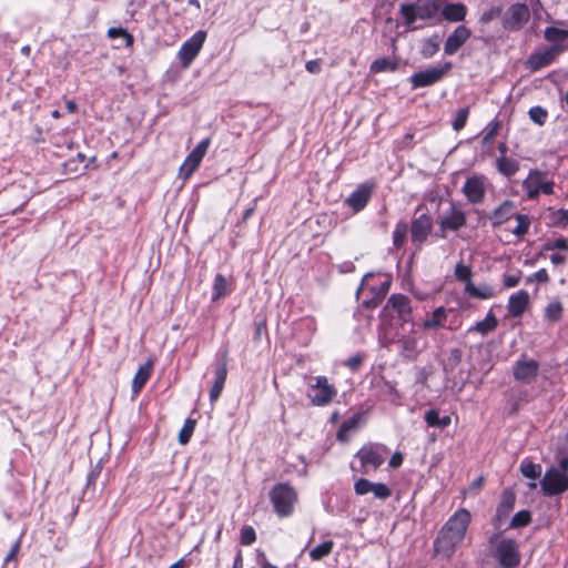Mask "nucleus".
Here are the masks:
<instances>
[{"label":"nucleus","instance_id":"44","mask_svg":"<svg viewBox=\"0 0 568 568\" xmlns=\"http://www.w3.org/2000/svg\"><path fill=\"white\" fill-rule=\"evenodd\" d=\"M515 219L517 221V225L513 230V233L517 237H523L528 233L530 226V217L527 214H515Z\"/></svg>","mask_w":568,"mask_h":568},{"label":"nucleus","instance_id":"52","mask_svg":"<svg viewBox=\"0 0 568 568\" xmlns=\"http://www.w3.org/2000/svg\"><path fill=\"white\" fill-rule=\"evenodd\" d=\"M503 9L501 7H491L488 10L484 11L479 18V22L481 24H487L490 21L499 18L501 16Z\"/></svg>","mask_w":568,"mask_h":568},{"label":"nucleus","instance_id":"42","mask_svg":"<svg viewBox=\"0 0 568 568\" xmlns=\"http://www.w3.org/2000/svg\"><path fill=\"white\" fill-rule=\"evenodd\" d=\"M108 37L110 39L122 38L125 41V47L130 48L134 43V37L122 27H112L108 30Z\"/></svg>","mask_w":568,"mask_h":568},{"label":"nucleus","instance_id":"40","mask_svg":"<svg viewBox=\"0 0 568 568\" xmlns=\"http://www.w3.org/2000/svg\"><path fill=\"white\" fill-rule=\"evenodd\" d=\"M202 161L200 159L193 158L192 155L187 154L184 162L180 166V176L183 179H189L200 166Z\"/></svg>","mask_w":568,"mask_h":568},{"label":"nucleus","instance_id":"58","mask_svg":"<svg viewBox=\"0 0 568 568\" xmlns=\"http://www.w3.org/2000/svg\"><path fill=\"white\" fill-rule=\"evenodd\" d=\"M499 126H500V123L498 121H496V120L490 121L488 123V125L486 126L484 142H489L490 140H493L497 135Z\"/></svg>","mask_w":568,"mask_h":568},{"label":"nucleus","instance_id":"62","mask_svg":"<svg viewBox=\"0 0 568 568\" xmlns=\"http://www.w3.org/2000/svg\"><path fill=\"white\" fill-rule=\"evenodd\" d=\"M363 364V356L361 354L353 355L348 357L345 362V365L352 371H357Z\"/></svg>","mask_w":568,"mask_h":568},{"label":"nucleus","instance_id":"24","mask_svg":"<svg viewBox=\"0 0 568 568\" xmlns=\"http://www.w3.org/2000/svg\"><path fill=\"white\" fill-rule=\"evenodd\" d=\"M544 39L550 43V47L562 48V53L568 52V30L557 27H547L544 30Z\"/></svg>","mask_w":568,"mask_h":568},{"label":"nucleus","instance_id":"2","mask_svg":"<svg viewBox=\"0 0 568 568\" xmlns=\"http://www.w3.org/2000/svg\"><path fill=\"white\" fill-rule=\"evenodd\" d=\"M439 11V0H417L413 3H402L399 8V13L407 27H412L417 19L438 22L440 21Z\"/></svg>","mask_w":568,"mask_h":568},{"label":"nucleus","instance_id":"56","mask_svg":"<svg viewBox=\"0 0 568 568\" xmlns=\"http://www.w3.org/2000/svg\"><path fill=\"white\" fill-rule=\"evenodd\" d=\"M548 281H549V275L545 268L538 270L537 272H535L534 274L529 275L526 278L527 284H530L532 282L547 283Z\"/></svg>","mask_w":568,"mask_h":568},{"label":"nucleus","instance_id":"19","mask_svg":"<svg viewBox=\"0 0 568 568\" xmlns=\"http://www.w3.org/2000/svg\"><path fill=\"white\" fill-rule=\"evenodd\" d=\"M227 377V353L225 352L222 355L220 363L216 365L214 369V382L210 390V402L215 403L224 388L225 382Z\"/></svg>","mask_w":568,"mask_h":568},{"label":"nucleus","instance_id":"5","mask_svg":"<svg viewBox=\"0 0 568 568\" xmlns=\"http://www.w3.org/2000/svg\"><path fill=\"white\" fill-rule=\"evenodd\" d=\"M315 383L310 384L306 397L314 406H326L337 395V389L333 384L328 383L326 376L320 375L314 378Z\"/></svg>","mask_w":568,"mask_h":568},{"label":"nucleus","instance_id":"9","mask_svg":"<svg viewBox=\"0 0 568 568\" xmlns=\"http://www.w3.org/2000/svg\"><path fill=\"white\" fill-rule=\"evenodd\" d=\"M408 230L410 232L412 243L417 250H420L422 245L427 241L433 231V217L428 213H422L418 216H414Z\"/></svg>","mask_w":568,"mask_h":568},{"label":"nucleus","instance_id":"26","mask_svg":"<svg viewBox=\"0 0 568 568\" xmlns=\"http://www.w3.org/2000/svg\"><path fill=\"white\" fill-rule=\"evenodd\" d=\"M397 344L400 347V355L407 361H415L419 354L417 338L409 335H403Z\"/></svg>","mask_w":568,"mask_h":568},{"label":"nucleus","instance_id":"25","mask_svg":"<svg viewBox=\"0 0 568 568\" xmlns=\"http://www.w3.org/2000/svg\"><path fill=\"white\" fill-rule=\"evenodd\" d=\"M440 12V17L449 22L464 21L467 14V7L462 2L448 3Z\"/></svg>","mask_w":568,"mask_h":568},{"label":"nucleus","instance_id":"35","mask_svg":"<svg viewBox=\"0 0 568 568\" xmlns=\"http://www.w3.org/2000/svg\"><path fill=\"white\" fill-rule=\"evenodd\" d=\"M446 317H447V310L444 306H439L434 310L432 317L426 318L423 322L422 326L425 331L436 329L444 325Z\"/></svg>","mask_w":568,"mask_h":568},{"label":"nucleus","instance_id":"63","mask_svg":"<svg viewBox=\"0 0 568 568\" xmlns=\"http://www.w3.org/2000/svg\"><path fill=\"white\" fill-rule=\"evenodd\" d=\"M102 470V466L100 463H98L88 474L87 478V488L90 486H93L95 484L97 478L99 477L100 473Z\"/></svg>","mask_w":568,"mask_h":568},{"label":"nucleus","instance_id":"17","mask_svg":"<svg viewBox=\"0 0 568 568\" xmlns=\"http://www.w3.org/2000/svg\"><path fill=\"white\" fill-rule=\"evenodd\" d=\"M539 372V363L536 359L520 358L513 366L515 381L530 384L535 381Z\"/></svg>","mask_w":568,"mask_h":568},{"label":"nucleus","instance_id":"22","mask_svg":"<svg viewBox=\"0 0 568 568\" xmlns=\"http://www.w3.org/2000/svg\"><path fill=\"white\" fill-rule=\"evenodd\" d=\"M390 306L397 312L403 322H409L412 315L410 300L403 294H393L387 300L386 307Z\"/></svg>","mask_w":568,"mask_h":568},{"label":"nucleus","instance_id":"21","mask_svg":"<svg viewBox=\"0 0 568 568\" xmlns=\"http://www.w3.org/2000/svg\"><path fill=\"white\" fill-rule=\"evenodd\" d=\"M529 304V294L525 290L509 296L507 311L511 317H520Z\"/></svg>","mask_w":568,"mask_h":568},{"label":"nucleus","instance_id":"39","mask_svg":"<svg viewBox=\"0 0 568 568\" xmlns=\"http://www.w3.org/2000/svg\"><path fill=\"white\" fill-rule=\"evenodd\" d=\"M408 232V224L404 221H399L393 231V245L396 248H402L406 241Z\"/></svg>","mask_w":568,"mask_h":568},{"label":"nucleus","instance_id":"11","mask_svg":"<svg viewBox=\"0 0 568 568\" xmlns=\"http://www.w3.org/2000/svg\"><path fill=\"white\" fill-rule=\"evenodd\" d=\"M376 187L377 183L374 180L365 181L364 183L357 185V187L345 200V203L355 213H358L366 207Z\"/></svg>","mask_w":568,"mask_h":568},{"label":"nucleus","instance_id":"1","mask_svg":"<svg viewBox=\"0 0 568 568\" xmlns=\"http://www.w3.org/2000/svg\"><path fill=\"white\" fill-rule=\"evenodd\" d=\"M470 520V513L465 508L452 515L434 540L435 552L443 558H450L465 539Z\"/></svg>","mask_w":568,"mask_h":568},{"label":"nucleus","instance_id":"32","mask_svg":"<svg viewBox=\"0 0 568 568\" xmlns=\"http://www.w3.org/2000/svg\"><path fill=\"white\" fill-rule=\"evenodd\" d=\"M496 169L500 174L510 178L519 171V162L513 158L499 156L496 159Z\"/></svg>","mask_w":568,"mask_h":568},{"label":"nucleus","instance_id":"3","mask_svg":"<svg viewBox=\"0 0 568 568\" xmlns=\"http://www.w3.org/2000/svg\"><path fill=\"white\" fill-rule=\"evenodd\" d=\"M268 497L274 513L280 518H286L293 515L298 497L297 491L290 483L275 484L271 488Z\"/></svg>","mask_w":568,"mask_h":568},{"label":"nucleus","instance_id":"57","mask_svg":"<svg viewBox=\"0 0 568 568\" xmlns=\"http://www.w3.org/2000/svg\"><path fill=\"white\" fill-rule=\"evenodd\" d=\"M372 292H373V296L371 298L362 302V306L366 310H375L376 307L379 306V304L383 301V298L381 297V294H377L375 292V288H372Z\"/></svg>","mask_w":568,"mask_h":568},{"label":"nucleus","instance_id":"33","mask_svg":"<svg viewBox=\"0 0 568 568\" xmlns=\"http://www.w3.org/2000/svg\"><path fill=\"white\" fill-rule=\"evenodd\" d=\"M231 293L230 283L222 274H216L212 286V302H216Z\"/></svg>","mask_w":568,"mask_h":568},{"label":"nucleus","instance_id":"16","mask_svg":"<svg viewBox=\"0 0 568 568\" xmlns=\"http://www.w3.org/2000/svg\"><path fill=\"white\" fill-rule=\"evenodd\" d=\"M516 504V495L511 489H505L501 493L500 501L497 505L493 525L496 530H499L503 524L507 520L510 513L514 510Z\"/></svg>","mask_w":568,"mask_h":568},{"label":"nucleus","instance_id":"30","mask_svg":"<svg viewBox=\"0 0 568 568\" xmlns=\"http://www.w3.org/2000/svg\"><path fill=\"white\" fill-rule=\"evenodd\" d=\"M424 420L429 427H435L438 429H445L452 423V418L449 415L440 416L439 410L435 408L425 412Z\"/></svg>","mask_w":568,"mask_h":568},{"label":"nucleus","instance_id":"47","mask_svg":"<svg viewBox=\"0 0 568 568\" xmlns=\"http://www.w3.org/2000/svg\"><path fill=\"white\" fill-rule=\"evenodd\" d=\"M455 277L459 281V282H463L465 283V286L468 285V283H473L471 282V275H473V272H471V268L470 266L464 264V263H458L456 266H455Z\"/></svg>","mask_w":568,"mask_h":568},{"label":"nucleus","instance_id":"6","mask_svg":"<svg viewBox=\"0 0 568 568\" xmlns=\"http://www.w3.org/2000/svg\"><path fill=\"white\" fill-rule=\"evenodd\" d=\"M493 557L504 568H516L519 566L521 556L518 545L514 539L501 538L491 550Z\"/></svg>","mask_w":568,"mask_h":568},{"label":"nucleus","instance_id":"12","mask_svg":"<svg viewBox=\"0 0 568 568\" xmlns=\"http://www.w3.org/2000/svg\"><path fill=\"white\" fill-rule=\"evenodd\" d=\"M562 53V48L544 47L535 50L527 59V67L531 71H538L554 63Z\"/></svg>","mask_w":568,"mask_h":568},{"label":"nucleus","instance_id":"60","mask_svg":"<svg viewBox=\"0 0 568 568\" xmlns=\"http://www.w3.org/2000/svg\"><path fill=\"white\" fill-rule=\"evenodd\" d=\"M256 564L260 568H278L268 561L266 554L261 549H256Z\"/></svg>","mask_w":568,"mask_h":568},{"label":"nucleus","instance_id":"55","mask_svg":"<svg viewBox=\"0 0 568 568\" xmlns=\"http://www.w3.org/2000/svg\"><path fill=\"white\" fill-rule=\"evenodd\" d=\"M372 487H373V483L366 478H359L354 484V490L359 496L372 493Z\"/></svg>","mask_w":568,"mask_h":568},{"label":"nucleus","instance_id":"41","mask_svg":"<svg viewBox=\"0 0 568 568\" xmlns=\"http://www.w3.org/2000/svg\"><path fill=\"white\" fill-rule=\"evenodd\" d=\"M531 513L529 510H520L516 513L510 519L508 528H523L531 523Z\"/></svg>","mask_w":568,"mask_h":568},{"label":"nucleus","instance_id":"53","mask_svg":"<svg viewBox=\"0 0 568 568\" xmlns=\"http://www.w3.org/2000/svg\"><path fill=\"white\" fill-rule=\"evenodd\" d=\"M568 250V240L558 237L542 244V251Z\"/></svg>","mask_w":568,"mask_h":568},{"label":"nucleus","instance_id":"36","mask_svg":"<svg viewBox=\"0 0 568 568\" xmlns=\"http://www.w3.org/2000/svg\"><path fill=\"white\" fill-rule=\"evenodd\" d=\"M439 36L434 34L427 39H424L420 44L419 53L423 58H433L439 50Z\"/></svg>","mask_w":568,"mask_h":568},{"label":"nucleus","instance_id":"37","mask_svg":"<svg viewBox=\"0 0 568 568\" xmlns=\"http://www.w3.org/2000/svg\"><path fill=\"white\" fill-rule=\"evenodd\" d=\"M463 352L460 348L449 349L448 356L443 362V369L446 374H452L456 367L462 363Z\"/></svg>","mask_w":568,"mask_h":568},{"label":"nucleus","instance_id":"34","mask_svg":"<svg viewBox=\"0 0 568 568\" xmlns=\"http://www.w3.org/2000/svg\"><path fill=\"white\" fill-rule=\"evenodd\" d=\"M465 293L473 298L488 300L495 296L494 288L488 284L475 286L474 283H468L465 286Z\"/></svg>","mask_w":568,"mask_h":568},{"label":"nucleus","instance_id":"10","mask_svg":"<svg viewBox=\"0 0 568 568\" xmlns=\"http://www.w3.org/2000/svg\"><path fill=\"white\" fill-rule=\"evenodd\" d=\"M206 39V31L199 30L180 48L179 59L183 68H189L197 57Z\"/></svg>","mask_w":568,"mask_h":568},{"label":"nucleus","instance_id":"59","mask_svg":"<svg viewBox=\"0 0 568 568\" xmlns=\"http://www.w3.org/2000/svg\"><path fill=\"white\" fill-rule=\"evenodd\" d=\"M554 224L557 226L568 225V210L560 209L554 214Z\"/></svg>","mask_w":568,"mask_h":568},{"label":"nucleus","instance_id":"48","mask_svg":"<svg viewBox=\"0 0 568 568\" xmlns=\"http://www.w3.org/2000/svg\"><path fill=\"white\" fill-rule=\"evenodd\" d=\"M528 114L530 120L538 125L545 124L548 116L547 110L539 105L530 108Z\"/></svg>","mask_w":568,"mask_h":568},{"label":"nucleus","instance_id":"23","mask_svg":"<svg viewBox=\"0 0 568 568\" xmlns=\"http://www.w3.org/2000/svg\"><path fill=\"white\" fill-rule=\"evenodd\" d=\"M515 209L516 205L513 201L505 200L489 216L491 225L496 227L509 221L516 214Z\"/></svg>","mask_w":568,"mask_h":568},{"label":"nucleus","instance_id":"27","mask_svg":"<svg viewBox=\"0 0 568 568\" xmlns=\"http://www.w3.org/2000/svg\"><path fill=\"white\" fill-rule=\"evenodd\" d=\"M153 369V362L149 359L141 365L132 379V393L138 395L149 381Z\"/></svg>","mask_w":568,"mask_h":568},{"label":"nucleus","instance_id":"51","mask_svg":"<svg viewBox=\"0 0 568 568\" xmlns=\"http://www.w3.org/2000/svg\"><path fill=\"white\" fill-rule=\"evenodd\" d=\"M372 493L378 499H387L392 496L390 488L384 483H373Z\"/></svg>","mask_w":568,"mask_h":568},{"label":"nucleus","instance_id":"54","mask_svg":"<svg viewBox=\"0 0 568 568\" xmlns=\"http://www.w3.org/2000/svg\"><path fill=\"white\" fill-rule=\"evenodd\" d=\"M211 144V139L205 138L201 142L197 143V145L191 151L190 155L193 158L200 159V161L203 160L204 155L207 152V149Z\"/></svg>","mask_w":568,"mask_h":568},{"label":"nucleus","instance_id":"4","mask_svg":"<svg viewBox=\"0 0 568 568\" xmlns=\"http://www.w3.org/2000/svg\"><path fill=\"white\" fill-rule=\"evenodd\" d=\"M389 449L383 444H368L364 445L355 455L361 462L359 471L364 475H368L371 470H376L383 465Z\"/></svg>","mask_w":568,"mask_h":568},{"label":"nucleus","instance_id":"50","mask_svg":"<svg viewBox=\"0 0 568 568\" xmlns=\"http://www.w3.org/2000/svg\"><path fill=\"white\" fill-rule=\"evenodd\" d=\"M256 540V532L252 526H243L240 532V542L250 546Z\"/></svg>","mask_w":568,"mask_h":568},{"label":"nucleus","instance_id":"8","mask_svg":"<svg viewBox=\"0 0 568 568\" xmlns=\"http://www.w3.org/2000/svg\"><path fill=\"white\" fill-rule=\"evenodd\" d=\"M541 490L546 496H555L565 493L568 489V475L567 473L558 470L556 467H550L544 475L540 481Z\"/></svg>","mask_w":568,"mask_h":568},{"label":"nucleus","instance_id":"38","mask_svg":"<svg viewBox=\"0 0 568 568\" xmlns=\"http://www.w3.org/2000/svg\"><path fill=\"white\" fill-rule=\"evenodd\" d=\"M334 548V541L333 540H325L311 549L310 557L312 560H321L324 557H327Z\"/></svg>","mask_w":568,"mask_h":568},{"label":"nucleus","instance_id":"13","mask_svg":"<svg viewBox=\"0 0 568 568\" xmlns=\"http://www.w3.org/2000/svg\"><path fill=\"white\" fill-rule=\"evenodd\" d=\"M529 8L525 3L511 4L503 18V27L508 31H518L529 20Z\"/></svg>","mask_w":568,"mask_h":568},{"label":"nucleus","instance_id":"43","mask_svg":"<svg viewBox=\"0 0 568 568\" xmlns=\"http://www.w3.org/2000/svg\"><path fill=\"white\" fill-rule=\"evenodd\" d=\"M520 471L526 478L537 479L541 474V466L532 462L524 460L520 465Z\"/></svg>","mask_w":568,"mask_h":568},{"label":"nucleus","instance_id":"28","mask_svg":"<svg viewBox=\"0 0 568 568\" xmlns=\"http://www.w3.org/2000/svg\"><path fill=\"white\" fill-rule=\"evenodd\" d=\"M399 67V58L398 57H384L374 60L369 65V72L372 74H377L382 72H395Z\"/></svg>","mask_w":568,"mask_h":568},{"label":"nucleus","instance_id":"18","mask_svg":"<svg viewBox=\"0 0 568 568\" xmlns=\"http://www.w3.org/2000/svg\"><path fill=\"white\" fill-rule=\"evenodd\" d=\"M464 195L467 201L471 204H479L484 201L486 189H485V176L483 175H473L467 178L465 181L463 189Z\"/></svg>","mask_w":568,"mask_h":568},{"label":"nucleus","instance_id":"20","mask_svg":"<svg viewBox=\"0 0 568 568\" xmlns=\"http://www.w3.org/2000/svg\"><path fill=\"white\" fill-rule=\"evenodd\" d=\"M471 31L464 24L455 28V30L447 37L444 44V52L447 55L455 54L470 38Z\"/></svg>","mask_w":568,"mask_h":568},{"label":"nucleus","instance_id":"49","mask_svg":"<svg viewBox=\"0 0 568 568\" xmlns=\"http://www.w3.org/2000/svg\"><path fill=\"white\" fill-rule=\"evenodd\" d=\"M468 115H469V108L466 106V108L459 109L455 115L453 123H452L453 129L455 131H460L462 129H464L466 125Z\"/></svg>","mask_w":568,"mask_h":568},{"label":"nucleus","instance_id":"15","mask_svg":"<svg viewBox=\"0 0 568 568\" xmlns=\"http://www.w3.org/2000/svg\"><path fill=\"white\" fill-rule=\"evenodd\" d=\"M466 223V214L462 210H458L455 203H452L446 214L438 220L440 229L438 236L445 237L446 231H458L464 227Z\"/></svg>","mask_w":568,"mask_h":568},{"label":"nucleus","instance_id":"64","mask_svg":"<svg viewBox=\"0 0 568 568\" xmlns=\"http://www.w3.org/2000/svg\"><path fill=\"white\" fill-rule=\"evenodd\" d=\"M520 282V272H518L517 274H507L504 276V280H503V283H504V286L505 287H515L519 284Z\"/></svg>","mask_w":568,"mask_h":568},{"label":"nucleus","instance_id":"45","mask_svg":"<svg viewBox=\"0 0 568 568\" xmlns=\"http://www.w3.org/2000/svg\"><path fill=\"white\" fill-rule=\"evenodd\" d=\"M562 304L560 302H551L545 310V317L549 322H558L562 316Z\"/></svg>","mask_w":568,"mask_h":568},{"label":"nucleus","instance_id":"31","mask_svg":"<svg viewBox=\"0 0 568 568\" xmlns=\"http://www.w3.org/2000/svg\"><path fill=\"white\" fill-rule=\"evenodd\" d=\"M361 419L362 413H355L346 420H344L336 433V438L339 442L348 440V433L357 428Z\"/></svg>","mask_w":568,"mask_h":568},{"label":"nucleus","instance_id":"7","mask_svg":"<svg viewBox=\"0 0 568 568\" xmlns=\"http://www.w3.org/2000/svg\"><path fill=\"white\" fill-rule=\"evenodd\" d=\"M453 68L450 61L445 62L442 65L430 67L425 70L414 73L409 78V82L413 89L430 87L439 82Z\"/></svg>","mask_w":568,"mask_h":568},{"label":"nucleus","instance_id":"29","mask_svg":"<svg viewBox=\"0 0 568 568\" xmlns=\"http://www.w3.org/2000/svg\"><path fill=\"white\" fill-rule=\"evenodd\" d=\"M498 326V320L490 310L484 320L478 321L475 323V325L470 326L468 328V333H479L483 336H486L487 334L494 332Z\"/></svg>","mask_w":568,"mask_h":568},{"label":"nucleus","instance_id":"46","mask_svg":"<svg viewBox=\"0 0 568 568\" xmlns=\"http://www.w3.org/2000/svg\"><path fill=\"white\" fill-rule=\"evenodd\" d=\"M195 425H196V420L192 419V418H187L184 422V425L179 434V443L180 444L185 445L190 442L192 434L194 432Z\"/></svg>","mask_w":568,"mask_h":568},{"label":"nucleus","instance_id":"61","mask_svg":"<svg viewBox=\"0 0 568 568\" xmlns=\"http://www.w3.org/2000/svg\"><path fill=\"white\" fill-rule=\"evenodd\" d=\"M263 335L267 336L266 320H262L260 322H255V332H254L253 339L254 341H260Z\"/></svg>","mask_w":568,"mask_h":568},{"label":"nucleus","instance_id":"14","mask_svg":"<svg viewBox=\"0 0 568 568\" xmlns=\"http://www.w3.org/2000/svg\"><path fill=\"white\" fill-rule=\"evenodd\" d=\"M554 186V182L542 181L541 173L537 170H531L528 178L524 181V189L527 191V196L530 200L537 199L540 193L552 194Z\"/></svg>","mask_w":568,"mask_h":568}]
</instances>
